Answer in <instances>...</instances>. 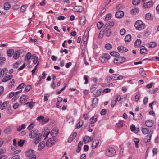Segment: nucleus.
<instances>
[{"label":"nucleus","instance_id":"nucleus-24","mask_svg":"<svg viewBox=\"0 0 159 159\" xmlns=\"http://www.w3.org/2000/svg\"><path fill=\"white\" fill-rule=\"evenodd\" d=\"M151 134H148V135L145 137L144 139V142L145 143L149 142L151 139Z\"/></svg>","mask_w":159,"mask_h":159},{"label":"nucleus","instance_id":"nucleus-29","mask_svg":"<svg viewBox=\"0 0 159 159\" xmlns=\"http://www.w3.org/2000/svg\"><path fill=\"white\" fill-rule=\"evenodd\" d=\"M4 9L6 10H9L11 8V5L9 3L6 2L4 5Z\"/></svg>","mask_w":159,"mask_h":159},{"label":"nucleus","instance_id":"nucleus-2","mask_svg":"<svg viewBox=\"0 0 159 159\" xmlns=\"http://www.w3.org/2000/svg\"><path fill=\"white\" fill-rule=\"evenodd\" d=\"M25 155L30 159H36V156L34 154V151L33 150L29 149L25 153Z\"/></svg>","mask_w":159,"mask_h":159},{"label":"nucleus","instance_id":"nucleus-16","mask_svg":"<svg viewBox=\"0 0 159 159\" xmlns=\"http://www.w3.org/2000/svg\"><path fill=\"white\" fill-rule=\"evenodd\" d=\"M8 72V70L6 68H4L3 69L0 68V77H2L5 73H6Z\"/></svg>","mask_w":159,"mask_h":159},{"label":"nucleus","instance_id":"nucleus-35","mask_svg":"<svg viewBox=\"0 0 159 159\" xmlns=\"http://www.w3.org/2000/svg\"><path fill=\"white\" fill-rule=\"evenodd\" d=\"M85 20V18L84 16H82L81 17L80 21V24L81 25H84Z\"/></svg>","mask_w":159,"mask_h":159},{"label":"nucleus","instance_id":"nucleus-19","mask_svg":"<svg viewBox=\"0 0 159 159\" xmlns=\"http://www.w3.org/2000/svg\"><path fill=\"white\" fill-rule=\"evenodd\" d=\"M13 75H10L6 76L2 80V81L3 82H6L11 79Z\"/></svg>","mask_w":159,"mask_h":159},{"label":"nucleus","instance_id":"nucleus-62","mask_svg":"<svg viewBox=\"0 0 159 159\" xmlns=\"http://www.w3.org/2000/svg\"><path fill=\"white\" fill-rule=\"evenodd\" d=\"M154 84L153 83H151L146 85V87L148 88H151Z\"/></svg>","mask_w":159,"mask_h":159},{"label":"nucleus","instance_id":"nucleus-12","mask_svg":"<svg viewBox=\"0 0 159 159\" xmlns=\"http://www.w3.org/2000/svg\"><path fill=\"white\" fill-rule=\"evenodd\" d=\"M58 133V130L57 129H53L51 131L50 134L54 138L56 137Z\"/></svg>","mask_w":159,"mask_h":159},{"label":"nucleus","instance_id":"nucleus-51","mask_svg":"<svg viewBox=\"0 0 159 159\" xmlns=\"http://www.w3.org/2000/svg\"><path fill=\"white\" fill-rule=\"evenodd\" d=\"M46 74L45 73V72H43L42 74V76H41V75L40 76V81H41V79H44L45 78L46 76Z\"/></svg>","mask_w":159,"mask_h":159},{"label":"nucleus","instance_id":"nucleus-59","mask_svg":"<svg viewBox=\"0 0 159 159\" xmlns=\"http://www.w3.org/2000/svg\"><path fill=\"white\" fill-rule=\"evenodd\" d=\"M24 141L20 140L18 143V145L20 146H22L24 144Z\"/></svg>","mask_w":159,"mask_h":159},{"label":"nucleus","instance_id":"nucleus-14","mask_svg":"<svg viewBox=\"0 0 159 159\" xmlns=\"http://www.w3.org/2000/svg\"><path fill=\"white\" fill-rule=\"evenodd\" d=\"M89 30H88L87 28L84 34V36L83 38V40L84 41V42H85V40H87L89 35Z\"/></svg>","mask_w":159,"mask_h":159},{"label":"nucleus","instance_id":"nucleus-18","mask_svg":"<svg viewBox=\"0 0 159 159\" xmlns=\"http://www.w3.org/2000/svg\"><path fill=\"white\" fill-rule=\"evenodd\" d=\"M153 18V16L152 14L149 13L146 14L145 16V18L147 20H152Z\"/></svg>","mask_w":159,"mask_h":159},{"label":"nucleus","instance_id":"nucleus-20","mask_svg":"<svg viewBox=\"0 0 159 159\" xmlns=\"http://www.w3.org/2000/svg\"><path fill=\"white\" fill-rule=\"evenodd\" d=\"M140 53L144 54L147 53V50L144 46H142L140 47Z\"/></svg>","mask_w":159,"mask_h":159},{"label":"nucleus","instance_id":"nucleus-25","mask_svg":"<svg viewBox=\"0 0 159 159\" xmlns=\"http://www.w3.org/2000/svg\"><path fill=\"white\" fill-rule=\"evenodd\" d=\"M99 141L98 140H94L93 143L92 145V147L94 149L98 145L99 143Z\"/></svg>","mask_w":159,"mask_h":159},{"label":"nucleus","instance_id":"nucleus-47","mask_svg":"<svg viewBox=\"0 0 159 159\" xmlns=\"http://www.w3.org/2000/svg\"><path fill=\"white\" fill-rule=\"evenodd\" d=\"M31 89V87L30 85H27L24 91L25 92H27L29 91Z\"/></svg>","mask_w":159,"mask_h":159},{"label":"nucleus","instance_id":"nucleus-49","mask_svg":"<svg viewBox=\"0 0 159 159\" xmlns=\"http://www.w3.org/2000/svg\"><path fill=\"white\" fill-rule=\"evenodd\" d=\"M140 2V0H133L132 1V3L134 5H138Z\"/></svg>","mask_w":159,"mask_h":159},{"label":"nucleus","instance_id":"nucleus-54","mask_svg":"<svg viewBox=\"0 0 159 159\" xmlns=\"http://www.w3.org/2000/svg\"><path fill=\"white\" fill-rule=\"evenodd\" d=\"M102 30H105V32L106 35V36L108 37L109 36V29H104Z\"/></svg>","mask_w":159,"mask_h":159},{"label":"nucleus","instance_id":"nucleus-44","mask_svg":"<svg viewBox=\"0 0 159 159\" xmlns=\"http://www.w3.org/2000/svg\"><path fill=\"white\" fill-rule=\"evenodd\" d=\"M142 130L143 133L144 134H147L149 132V130L147 128H143Z\"/></svg>","mask_w":159,"mask_h":159},{"label":"nucleus","instance_id":"nucleus-32","mask_svg":"<svg viewBox=\"0 0 159 159\" xmlns=\"http://www.w3.org/2000/svg\"><path fill=\"white\" fill-rule=\"evenodd\" d=\"M6 60V58L4 57L0 58V66H2Z\"/></svg>","mask_w":159,"mask_h":159},{"label":"nucleus","instance_id":"nucleus-46","mask_svg":"<svg viewBox=\"0 0 159 159\" xmlns=\"http://www.w3.org/2000/svg\"><path fill=\"white\" fill-rule=\"evenodd\" d=\"M34 125V122L31 123L28 126L27 129L29 130H31Z\"/></svg>","mask_w":159,"mask_h":159},{"label":"nucleus","instance_id":"nucleus-27","mask_svg":"<svg viewBox=\"0 0 159 159\" xmlns=\"http://www.w3.org/2000/svg\"><path fill=\"white\" fill-rule=\"evenodd\" d=\"M7 55L9 57H11L14 54V51L12 49H9L7 51Z\"/></svg>","mask_w":159,"mask_h":159},{"label":"nucleus","instance_id":"nucleus-53","mask_svg":"<svg viewBox=\"0 0 159 159\" xmlns=\"http://www.w3.org/2000/svg\"><path fill=\"white\" fill-rule=\"evenodd\" d=\"M15 80L14 79L11 80L9 83V87L11 88L12 86L14 85V84L15 83Z\"/></svg>","mask_w":159,"mask_h":159},{"label":"nucleus","instance_id":"nucleus-41","mask_svg":"<svg viewBox=\"0 0 159 159\" xmlns=\"http://www.w3.org/2000/svg\"><path fill=\"white\" fill-rule=\"evenodd\" d=\"M42 138V137H38L35 138V139L34 141V143L36 144H37V143L40 141H41V139Z\"/></svg>","mask_w":159,"mask_h":159},{"label":"nucleus","instance_id":"nucleus-64","mask_svg":"<svg viewBox=\"0 0 159 159\" xmlns=\"http://www.w3.org/2000/svg\"><path fill=\"white\" fill-rule=\"evenodd\" d=\"M20 156L19 155H16L13 156L11 159H20Z\"/></svg>","mask_w":159,"mask_h":159},{"label":"nucleus","instance_id":"nucleus-11","mask_svg":"<svg viewBox=\"0 0 159 159\" xmlns=\"http://www.w3.org/2000/svg\"><path fill=\"white\" fill-rule=\"evenodd\" d=\"M118 51L121 53L125 52L128 51V49L123 46H121L118 47Z\"/></svg>","mask_w":159,"mask_h":159},{"label":"nucleus","instance_id":"nucleus-5","mask_svg":"<svg viewBox=\"0 0 159 159\" xmlns=\"http://www.w3.org/2000/svg\"><path fill=\"white\" fill-rule=\"evenodd\" d=\"M109 59V55L107 54H105L100 58L101 61L103 63H106Z\"/></svg>","mask_w":159,"mask_h":159},{"label":"nucleus","instance_id":"nucleus-36","mask_svg":"<svg viewBox=\"0 0 159 159\" xmlns=\"http://www.w3.org/2000/svg\"><path fill=\"white\" fill-rule=\"evenodd\" d=\"M102 91V89H99L98 90H97L95 94H94L95 95L94 96L97 97L100 95L101 94Z\"/></svg>","mask_w":159,"mask_h":159},{"label":"nucleus","instance_id":"nucleus-17","mask_svg":"<svg viewBox=\"0 0 159 159\" xmlns=\"http://www.w3.org/2000/svg\"><path fill=\"white\" fill-rule=\"evenodd\" d=\"M32 59H33V63L34 64H35L37 63L39 64V61H38V57L36 56L34 54H33L32 55Z\"/></svg>","mask_w":159,"mask_h":159},{"label":"nucleus","instance_id":"nucleus-34","mask_svg":"<svg viewBox=\"0 0 159 159\" xmlns=\"http://www.w3.org/2000/svg\"><path fill=\"white\" fill-rule=\"evenodd\" d=\"M31 57H32V56L31 53L28 52L25 56V59L26 61H28Z\"/></svg>","mask_w":159,"mask_h":159},{"label":"nucleus","instance_id":"nucleus-33","mask_svg":"<svg viewBox=\"0 0 159 159\" xmlns=\"http://www.w3.org/2000/svg\"><path fill=\"white\" fill-rule=\"evenodd\" d=\"M131 35L130 34L127 35L125 38V42H129L131 40Z\"/></svg>","mask_w":159,"mask_h":159},{"label":"nucleus","instance_id":"nucleus-21","mask_svg":"<svg viewBox=\"0 0 159 159\" xmlns=\"http://www.w3.org/2000/svg\"><path fill=\"white\" fill-rule=\"evenodd\" d=\"M157 45V43L155 42H152L148 43V46L150 48H153L156 47Z\"/></svg>","mask_w":159,"mask_h":159},{"label":"nucleus","instance_id":"nucleus-60","mask_svg":"<svg viewBox=\"0 0 159 159\" xmlns=\"http://www.w3.org/2000/svg\"><path fill=\"white\" fill-rule=\"evenodd\" d=\"M30 103H29V104L28 105V106L29 107L30 109H32L34 106V105L35 103L34 102H30Z\"/></svg>","mask_w":159,"mask_h":159},{"label":"nucleus","instance_id":"nucleus-13","mask_svg":"<svg viewBox=\"0 0 159 159\" xmlns=\"http://www.w3.org/2000/svg\"><path fill=\"white\" fill-rule=\"evenodd\" d=\"M28 98V97L26 95L22 96L20 98V102L22 104L25 103L27 102L26 99Z\"/></svg>","mask_w":159,"mask_h":159},{"label":"nucleus","instance_id":"nucleus-39","mask_svg":"<svg viewBox=\"0 0 159 159\" xmlns=\"http://www.w3.org/2000/svg\"><path fill=\"white\" fill-rule=\"evenodd\" d=\"M123 125V122L122 121H120L118 123L116 124V127L118 128H119L122 127Z\"/></svg>","mask_w":159,"mask_h":159},{"label":"nucleus","instance_id":"nucleus-40","mask_svg":"<svg viewBox=\"0 0 159 159\" xmlns=\"http://www.w3.org/2000/svg\"><path fill=\"white\" fill-rule=\"evenodd\" d=\"M141 41L140 39H137L135 42L134 45L135 46H139L140 44Z\"/></svg>","mask_w":159,"mask_h":159},{"label":"nucleus","instance_id":"nucleus-58","mask_svg":"<svg viewBox=\"0 0 159 159\" xmlns=\"http://www.w3.org/2000/svg\"><path fill=\"white\" fill-rule=\"evenodd\" d=\"M25 85V83H22L20 84L16 88V90H18L20 89H21L23 88L24 85Z\"/></svg>","mask_w":159,"mask_h":159},{"label":"nucleus","instance_id":"nucleus-4","mask_svg":"<svg viewBox=\"0 0 159 159\" xmlns=\"http://www.w3.org/2000/svg\"><path fill=\"white\" fill-rule=\"evenodd\" d=\"M126 60V59L123 57L120 56H117L113 60V62L114 63L117 64L119 63H122L124 62Z\"/></svg>","mask_w":159,"mask_h":159},{"label":"nucleus","instance_id":"nucleus-28","mask_svg":"<svg viewBox=\"0 0 159 159\" xmlns=\"http://www.w3.org/2000/svg\"><path fill=\"white\" fill-rule=\"evenodd\" d=\"M145 125L147 126L148 127H150L153 126V124L152 122L151 121L148 120L145 122Z\"/></svg>","mask_w":159,"mask_h":159},{"label":"nucleus","instance_id":"nucleus-45","mask_svg":"<svg viewBox=\"0 0 159 159\" xmlns=\"http://www.w3.org/2000/svg\"><path fill=\"white\" fill-rule=\"evenodd\" d=\"M37 119L39 121L42 122L43 123V120H44V117L43 116H40L37 118Z\"/></svg>","mask_w":159,"mask_h":159},{"label":"nucleus","instance_id":"nucleus-55","mask_svg":"<svg viewBox=\"0 0 159 159\" xmlns=\"http://www.w3.org/2000/svg\"><path fill=\"white\" fill-rule=\"evenodd\" d=\"M107 110L105 109H102L100 112V114L102 115H105L107 113Z\"/></svg>","mask_w":159,"mask_h":159},{"label":"nucleus","instance_id":"nucleus-50","mask_svg":"<svg viewBox=\"0 0 159 159\" xmlns=\"http://www.w3.org/2000/svg\"><path fill=\"white\" fill-rule=\"evenodd\" d=\"M105 32V30H101L99 34L98 38L101 39L103 37V34Z\"/></svg>","mask_w":159,"mask_h":159},{"label":"nucleus","instance_id":"nucleus-43","mask_svg":"<svg viewBox=\"0 0 159 159\" xmlns=\"http://www.w3.org/2000/svg\"><path fill=\"white\" fill-rule=\"evenodd\" d=\"M103 23L101 21L99 22L97 24V27L98 29H100L103 25Z\"/></svg>","mask_w":159,"mask_h":159},{"label":"nucleus","instance_id":"nucleus-1","mask_svg":"<svg viewBox=\"0 0 159 159\" xmlns=\"http://www.w3.org/2000/svg\"><path fill=\"white\" fill-rule=\"evenodd\" d=\"M134 26L136 30L139 31L142 30L145 27V25L140 20H138L135 22Z\"/></svg>","mask_w":159,"mask_h":159},{"label":"nucleus","instance_id":"nucleus-30","mask_svg":"<svg viewBox=\"0 0 159 159\" xmlns=\"http://www.w3.org/2000/svg\"><path fill=\"white\" fill-rule=\"evenodd\" d=\"M116 154V150L112 148H110V156H113Z\"/></svg>","mask_w":159,"mask_h":159},{"label":"nucleus","instance_id":"nucleus-15","mask_svg":"<svg viewBox=\"0 0 159 159\" xmlns=\"http://www.w3.org/2000/svg\"><path fill=\"white\" fill-rule=\"evenodd\" d=\"M98 102V100L96 98H94L92 100V107L95 108L97 106Z\"/></svg>","mask_w":159,"mask_h":159},{"label":"nucleus","instance_id":"nucleus-7","mask_svg":"<svg viewBox=\"0 0 159 159\" xmlns=\"http://www.w3.org/2000/svg\"><path fill=\"white\" fill-rule=\"evenodd\" d=\"M55 143L54 138H50L47 141L46 145L48 147H50L54 145Z\"/></svg>","mask_w":159,"mask_h":159},{"label":"nucleus","instance_id":"nucleus-57","mask_svg":"<svg viewBox=\"0 0 159 159\" xmlns=\"http://www.w3.org/2000/svg\"><path fill=\"white\" fill-rule=\"evenodd\" d=\"M126 32L124 28L121 29L120 31V34L121 35H123Z\"/></svg>","mask_w":159,"mask_h":159},{"label":"nucleus","instance_id":"nucleus-52","mask_svg":"<svg viewBox=\"0 0 159 159\" xmlns=\"http://www.w3.org/2000/svg\"><path fill=\"white\" fill-rule=\"evenodd\" d=\"M11 129V128L7 127L5 129L4 132L6 134H8L10 132Z\"/></svg>","mask_w":159,"mask_h":159},{"label":"nucleus","instance_id":"nucleus-22","mask_svg":"<svg viewBox=\"0 0 159 159\" xmlns=\"http://www.w3.org/2000/svg\"><path fill=\"white\" fill-rule=\"evenodd\" d=\"M45 143L44 141L40 143L38 145V149L39 150H41L45 146Z\"/></svg>","mask_w":159,"mask_h":159},{"label":"nucleus","instance_id":"nucleus-56","mask_svg":"<svg viewBox=\"0 0 159 159\" xmlns=\"http://www.w3.org/2000/svg\"><path fill=\"white\" fill-rule=\"evenodd\" d=\"M97 88V86L96 85H94L90 89V90L92 92L94 91L96 88Z\"/></svg>","mask_w":159,"mask_h":159},{"label":"nucleus","instance_id":"nucleus-6","mask_svg":"<svg viewBox=\"0 0 159 159\" xmlns=\"http://www.w3.org/2000/svg\"><path fill=\"white\" fill-rule=\"evenodd\" d=\"M123 78L122 76L117 74H112L110 76V78L112 80H121Z\"/></svg>","mask_w":159,"mask_h":159},{"label":"nucleus","instance_id":"nucleus-42","mask_svg":"<svg viewBox=\"0 0 159 159\" xmlns=\"http://www.w3.org/2000/svg\"><path fill=\"white\" fill-rule=\"evenodd\" d=\"M91 137H89L86 136L83 138V141L85 143L89 142V139L91 138Z\"/></svg>","mask_w":159,"mask_h":159},{"label":"nucleus","instance_id":"nucleus-38","mask_svg":"<svg viewBox=\"0 0 159 159\" xmlns=\"http://www.w3.org/2000/svg\"><path fill=\"white\" fill-rule=\"evenodd\" d=\"M139 11L138 8H134L131 11V12L132 14H133V15H134L137 13Z\"/></svg>","mask_w":159,"mask_h":159},{"label":"nucleus","instance_id":"nucleus-9","mask_svg":"<svg viewBox=\"0 0 159 159\" xmlns=\"http://www.w3.org/2000/svg\"><path fill=\"white\" fill-rule=\"evenodd\" d=\"M22 52V51L20 50L16 51L13 54V57L15 59H16L19 58L20 55Z\"/></svg>","mask_w":159,"mask_h":159},{"label":"nucleus","instance_id":"nucleus-10","mask_svg":"<svg viewBox=\"0 0 159 159\" xmlns=\"http://www.w3.org/2000/svg\"><path fill=\"white\" fill-rule=\"evenodd\" d=\"M124 12L121 11H119L116 12L115 14V16L118 18H121L124 16Z\"/></svg>","mask_w":159,"mask_h":159},{"label":"nucleus","instance_id":"nucleus-48","mask_svg":"<svg viewBox=\"0 0 159 159\" xmlns=\"http://www.w3.org/2000/svg\"><path fill=\"white\" fill-rule=\"evenodd\" d=\"M27 7V5H24L22 6L21 8V11L22 12H24L25 11L26 8Z\"/></svg>","mask_w":159,"mask_h":159},{"label":"nucleus","instance_id":"nucleus-31","mask_svg":"<svg viewBox=\"0 0 159 159\" xmlns=\"http://www.w3.org/2000/svg\"><path fill=\"white\" fill-rule=\"evenodd\" d=\"M110 55L112 56L116 57L120 56V54L119 53L115 51L110 52Z\"/></svg>","mask_w":159,"mask_h":159},{"label":"nucleus","instance_id":"nucleus-37","mask_svg":"<svg viewBox=\"0 0 159 159\" xmlns=\"http://www.w3.org/2000/svg\"><path fill=\"white\" fill-rule=\"evenodd\" d=\"M26 126L25 124H22L21 126H19L17 129V130L20 132L22 130L25 129V128Z\"/></svg>","mask_w":159,"mask_h":159},{"label":"nucleus","instance_id":"nucleus-63","mask_svg":"<svg viewBox=\"0 0 159 159\" xmlns=\"http://www.w3.org/2000/svg\"><path fill=\"white\" fill-rule=\"evenodd\" d=\"M79 6H75L74 8L73 9L74 11L79 12Z\"/></svg>","mask_w":159,"mask_h":159},{"label":"nucleus","instance_id":"nucleus-61","mask_svg":"<svg viewBox=\"0 0 159 159\" xmlns=\"http://www.w3.org/2000/svg\"><path fill=\"white\" fill-rule=\"evenodd\" d=\"M116 100L113 99V100L111 102V106L112 107H113L116 103Z\"/></svg>","mask_w":159,"mask_h":159},{"label":"nucleus","instance_id":"nucleus-8","mask_svg":"<svg viewBox=\"0 0 159 159\" xmlns=\"http://www.w3.org/2000/svg\"><path fill=\"white\" fill-rule=\"evenodd\" d=\"M153 4V2L151 0L149 1L148 2L146 3H144L143 5V7L144 8H149L152 6Z\"/></svg>","mask_w":159,"mask_h":159},{"label":"nucleus","instance_id":"nucleus-23","mask_svg":"<svg viewBox=\"0 0 159 159\" xmlns=\"http://www.w3.org/2000/svg\"><path fill=\"white\" fill-rule=\"evenodd\" d=\"M97 121V117L96 116H94L90 119V122L91 124L94 123Z\"/></svg>","mask_w":159,"mask_h":159},{"label":"nucleus","instance_id":"nucleus-3","mask_svg":"<svg viewBox=\"0 0 159 159\" xmlns=\"http://www.w3.org/2000/svg\"><path fill=\"white\" fill-rule=\"evenodd\" d=\"M29 136L30 138H37L38 137H42V135L41 133H39L37 129H35L30 132Z\"/></svg>","mask_w":159,"mask_h":159},{"label":"nucleus","instance_id":"nucleus-26","mask_svg":"<svg viewBox=\"0 0 159 159\" xmlns=\"http://www.w3.org/2000/svg\"><path fill=\"white\" fill-rule=\"evenodd\" d=\"M50 133V131L49 129L47 128L46 129H44L43 131V136L45 137V138L48 137Z\"/></svg>","mask_w":159,"mask_h":159}]
</instances>
